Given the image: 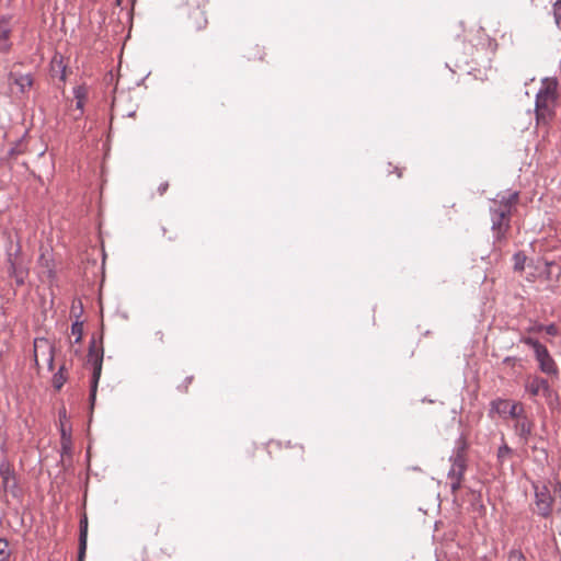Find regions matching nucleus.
Wrapping results in <instances>:
<instances>
[{"instance_id":"nucleus-29","label":"nucleus","mask_w":561,"mask_h":561,"mask_svg":"<svg viewBox=\"0 0 561 561\" xmlns=\"http://www.w3.org/2000/svg\"><path fill=\"white\" fill-rule=\"evenodd\" d=\"M169 188V183L168 182H163L161 183L159 186H158V193L159 195H163L167 190Z\"/></svg>"},{"instance_id":"nucleus-27","label":"nucleus","mask_w":561,"mask_h":561,"mask_svg":"<svg viewBox=\"0 0 561 561\" xmlns=\"http://www.w3.org/2000/svg\"><path fill=\"white\" fill-rule=\"evenodd\" d=\"M508 561H525V557L519 550H512L508 554Z\"/></svg>"},{"instance_id":"nucleus-15","label":"nucleus","mask_w":561,"mask_h":561,"mask_svg":"<svg viewBox=\"0 0 561 561\" xmlns=\"http://www.w3.org/2000/svg\"><path fill=\"white\" fill-rule=\"evenodd\" d=\"M89 90L84 84L77 85L73 88V98L76 101V110L79 111V114L75 116L78 119L82 114L88 100Z\"/></svg>"},{"instance_id":"nucleus-5","label":"nucleus","mask_w":561,"mask_h":561,"mask_svg":"<svg viewBox=\"0 0 561 561\" xmlns=\"http://www.w3.org/2000/svg\"><path fill=\"white\" fill-rule=\"evenodd\" d=\"M7 263L9 276L15 280L18 286L24 285L28 276V267L21 256L20 244H18L15 252H8Z\"/></svg>"},{"instance_id":"nucleus-24","label":"nucleus","mask_w":561,"mask_h":561,"mask_svg":"<svg viewBox=\"0 0 561 561\" xmlns=\"http://www.w3.org/2000/svg\"><path fill=\"white\" fill-rule=\"evenodd\" d=\"M65 382L66 377L64 376L62 368H60L59 371L54 375L53 385L56 390H60Z\"/></svg>"},{"instance_id":"nucleus-28","label":"nucleus","mask_w":561,"mask_h":561,"mask_svg":"<svg viewBox=\"0 0 561 561\" xmlns=\"http://www.w3.org/2000/svg\"><path fill=\"white\" fill-rule=\"evenodd\" d=\"M192 381H193V377L185 378L184 383L179 386L181 391L187 392L188 386L192 383Z\"/></svg>"},{"instance_id":"nucleus-17","label":"nucleus","mask_w":561,"mask_h":561,"mask_svg":"<svg viewBox=\"0 0 561 561\" xmlns=\"http://www.w3.org/2000/svg\"><path fill=\"white\" fill-rule=\"evenodd\" d=\"M88 518L84 515L80 520L79 556L78 561H83L87 551Z\"/></svg>"},{"instance_id":"nucleus-20","label":"nucleus","mask_w":561,"mask_h":561,"mask_svg":"<svg viewBox=\"0 0 561 561\" xmlns=\"http://www.w3.org/2000/svg\"><path fill=\"white\" fill-rule=\"evenodd\" d=\"M504 440V438H502ZM513 456V449L508 447V445L503 442V444L499 447L497 450V461L501 466L505 463Z\"/></svg>"},{"instance_id":"nucleus-26","label":"nucleus","mask_w":561,"mask_h":561,"mask_svg":"<svg viewBox=\"0 0 561 561\" xmlns=\"http://www.w3.org/2000/svg\"><path fill=\"white\" fill-rule=\"evenodd\" d=\"M553 15L556 23L559 27H561V0H557L553 5Z\"/></svg>"},{"instance_id":"nucleus-33","label":"nucleus","mask_w":561,"mask_h":561,"mask_svg":"<svg viewBox=\"0 0 561 561\" xmlns=\"http://www.w3.org/2000/svg\"><path fill=\"white\" fill-rule=\"evenodd\" d=\"M553 492H554V494H559V496H561V486L560 488L553 486Z\"/></svg>"},{"instance_id":"nucleus-4","label":"nucleus","mask_w":561,"mask_h":561,"mask_svg":"<svg viewBox=\"0 0 561 561\" xmlns=\"http://www.w3.org/2000/svg\"><path fill=\"white\" fill-rule=\"evenodd\" d=\"M523 342L534 350L536 359L539 363V368L542 373L553 376L558 375V366L545 345L533 337H525Z\"/></svg>"},{"instance_id":"nucleus-14","label":"nucleus","mask_w":561,"mask_h":561,"mask_svg":"<svg viewBox=\"0 0 561 561\" xmlns=\"http://www.w3.org/2000/svg\"><path fill=\"white\" fill-rule=\"evenodd\" d=\"M12 25L11 18L7 15H0V51L7 53L11 48V36Z\"/></svg>"},{"instance_id":"nucleus-9","label":"nucleus","mask_w":561,"mask_h":561,"mask_svg":"<svg viewBox=\"0 0 561 561\" xmlns=\"http://www.w3.org/2000/svg\"><path fill=\"white\" fill-rule=\"evenodd\" d=\"M88 362L93 367L92 385H91V401L95 400L98 382L101 377L102 364H103V351L98 350L95 342H93L89 348Z\"/></svg>"},{"instance_id":"nucleus-22","label":"nucleus","mask_w":561,"mask_h":561,"mask_svg":"<svg viewBox=\"0 0 561 561\" xmlns=\"http://www.w3.org/2000/svg\"><path fill=\"white\" fill-rule=\"evenodd\" d=\"M160 560H161V558L158 556L157 551L144 549L139 561H160Z\"/></svg>"},{"instance_id":"nucleus-2","label":"nucleus","mask_w":561,"mask_h":561,"mask_svg":"<svg viewBox=\"0 0 561 561\" xmlns=\"http://www.w3.org/2000/svg\"><path fill=\"white\" fill-rule=\"evenodd\" d=\"M518 201L517 193L499 195L490 206L492 229L497 240L505 237L510 229L512 209Z\"/></svg>"},{"instance_id":"nucleus-31","label":"nucleus","mask_w":561,"mask_h":561,"mask_svg":"<svg viewBox=\"0 0 561 561\" xmlns=\"http://www.w3.org/2000/svg\"><path fill=\"white\" fill-rule=\"evenodd\" d=\"M153 337H154V341L163 343L164 334L162 331H157V332H154Z\"/></svg>"},{"instance_id":"nucleus-12","label":"nucleus","mask_w":561,"mask_h":561,"mask_svg":"<svg viewBox=\"0 0 561 561\" xmlns=\"http://www.w3.org/2000/svg\"><path fill=\"white\" fill-rule=\"evenodd\" d=\"M513 430L524 444H527L535 430V421L526 413L514 422Z\"/></svg>"},{"instance_id":"nucleus-1","label":"nucleus","mask_w":561,"mask_h":561,"mask_svg":"<svg viewBox=\"0 0 561 561\" xmlns=\"http://www.w3.org/2000/svg\"><path fill=\"white\" fill-rule=\"evenodd\" d=\"M558 85L556 78L542 79L535 104L537 125H547L554 117L559 99Z\"/></svg>"},{"instance_id":"nucleus-13","label":"nucleus","mask_w":561,"mask_h":561,"mask_svg":"<svg viewBox=\"0 0 561 561\" xmlns=\"http://www.w3.org/2000/svg\"><path fill=\"white\" fill-rule=\"evenodd\" d=\"M9 83L15 84L19 92L22 94L27 93L34 84V79L31 73H21L19 71H11L9 76Z\"/></svg>"},{"instance_id":"nucleus-18","label":"nucleus","mask_w":561,"mask_h":561,"mask_svg":"<svg viewBox=\"0 0 561 561\" xmlns=\"http://www.w3.org/2000/svg\"><path fill=\"white\" fill-rule=\"evenodd\" d=\"M159 237L164 241H175L179 238L178 229L174 222L168 221L159 229Z\"/></svg>"},{"instance_id":"nucleus-6","label":"nucleus","mask_w":561,"mask_h":561,"mask_svg":"<svg viewBox=\"0 0 561 561\" xmlns=\"http://www.w3.org/2000/svg\"><path fill=\"white\" fill-rule=\"evenodd\" d=\"M55 347L45 337H37L34 341V362L38 368L46 366L49 371L54 369Z\"/></svg>"},{"instance_id":"nucleus-32","label":"nucleus","mask_w":561,"mask_h":561,"mask_svg":"<svg viewBox=\"0 0 561 561\" xmlns=\"http://www.w3.org/2000/svg\"><path fill=\"white\" fill-rule=\"evenodd\" d=\"M546 331H547L548 334H552V335L557 333V330H556L554 325L547 327Z\"/></svg>"},{"instance_id":"nucleus-10","label":"nucleus","mask_w":561,"mask_h":561,"mask_svg":"<svg viewBox=\"0 0 561 561\" xmlns=\"http://www.w3.org/2000/svg\"><path fill=\"white\" fill-rule=\"evenodd\" d=\"M525 391L531 397L535 398L539 393H542L547 399H550L552 394V389L547 379L539 377L537 375H528L524 381Z\"/></svg>"},{"instance_id":"nucleus-11","label":"nucleus","mask_w":561,"mask_h":561,"mask_svg":"<svg viewBox=\"0 0 561 561\" xmlns=\"http://www.w3.org/2000/svg\"><path fill=\"white\" fill-rule=\"evenodd\" d=\"M1 486L4 493H11L12 496L19 495L18 481L12 466L8 461L0 463Z\"/></svg>"},{"instance_id":"nucleus-16","label":"nucleus","mask_w":561,"mask_h":561,"mask_svg":"<svg viewBox=\"0 0 561 561\" xmlns=\"http://www.w3.org/2000/svg\"><path fill=\"white\" fill-rule=\"evenodd\" d=\"M513 403H514V401H512V400L497 398V399L491 401L490 413H496L501 417L506 419L510 408Z\"/></svg>"},{"instance_id":"nucleus-30","label":"nucleus","mask_w":561,"mask_h":561,"mask_svg":"<svg viewBox=\"0 0 561 561\" xmlns=\"http://www.w3.org/2000/svg\"><path fill=\"white\" fill-rule=\"evenodd\" d=\"M552 265L551 262H543L545 270L542 273L546 274L547 279L550 278V266Z\"/></svg>"},{"instance_id":"nucleus-21","label":"nucleus","mask_w":561,"mask_h":561,"mask_svg":"<svg viewBox=\"0 0 561 561\" xmlns=\"http://www.w3.org/2000/svg\"><path fill=\"white\" fill-rule=\"evenodd\" d=\"M526 261H527V256L525 255L524 252L515 253L514 256H513L514 270L516 272L524 271Z\"/></svg>"},{"instance_id":"nucleus-34","label":"nucleus","mask_w":561,"mask_h":561,"mask_svg":"<svg viewBox=\"0 0 561 561\" xmlns=\"http://www.w3.org/2000/svg\"><path fill=\"white\" fill-rule=\"evenodd\" d=\"M162 554L167 556V557H171V553L170 552H165V551H161Z\"/></svg>"},{"instance_id":"nucleus-7","label":"nucleus","mask_w":561,"mask_h":561,"mask_svg":"<svg viewBox=\"0 0 561 561\" xmlns=\"http://www.w3.org/2000/svg\"><path fill=\"white\" fill-rule=\"evenodd\" d=\"M467 469V460L463 448H459L453 457L451 468L448 472L450 480V489L453 494H456L461 486L465 471Z\"/></svg>"},{"instance_id":"nucleus-25","label":"nucleus","mask_w":561,"mask_h":561,"mask_svg":"<svg viewBox=\"0 0 561 561\" xmlns=\"http://www.w3.org/2000/svg\"><path fill=\"white\" fill-rule=\"evenodd\" d=\"M71 334L76 336V343L80 342L82 336V323L75 322L71 325Z\"/></svg>"},{"instance_id":"nucleus-19","label":"nucleus","mask_w":561,"mask_h":561,"mask_svg":"<svg viewBox=\"0 0 561 561\" xmlns=\"http://www.w3.org/2000/svg\"><path fill=\"white\" fill-rule=\"evenodd\" d=\"M525 405L519 401H514V403L511 405L507 417H511L514 422L517 419H520L524 414H526Z\"/></svg>"},{"instance_id":"nucleus-8","label":"nucleus","mask_w":561,"mask_h":561,"mask_svg":"<svg viewBox=\"0 0 561 561\" xmlns=\"http://www.w3.org/2000/svg\"><path fill=\"white\" fill-rule=\"evenodd\" d=\"M554 497L551 489L545 484L535 485V510L542 517L550 516Z\"/></svg>"},{"instance_id":"nucleus-3","label":"nucleus","mask_w":561,"mask_h":561,"mask_svg":"<svg viewBox=\"0 0 561 561\" xmlns=\"http://www.w3.org/2000/svg\"><path fill=\"white\" fill-rule=\"evenodd\" d=\"M205 0H179L178 8L188 19V27L194 32L204 31L208 25Z\"/></svg>"},{"instance_id":"nucleus-23","label":"nucleus","mask_w":561,"mask_h":561,"mask_svg":"<svg viewBox=\"0 0 561 561\" xmlns=\"http://www.w3.org/2000/svg\"><path fill=\"white\" fill-rule=\"evenodd\" d=\"M10 551L8 540L0 538V561H9Z\"/></svg>"}]
</instances>
